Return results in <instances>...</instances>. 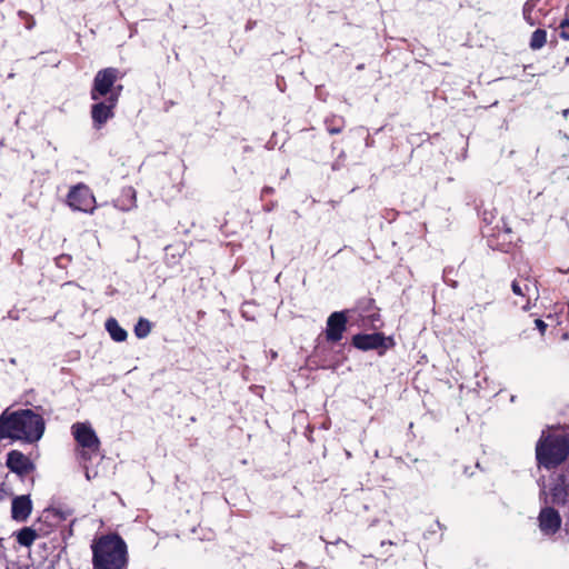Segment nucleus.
Masks as SVG:
<instances>
[{"label":"nucleus","mask_w":569,"mask_h":569,"mask_svg":"<svg viewBox=\"0 0 569 569\" xmlns=\"http://www.w3.org/2000/svg\"><path fill=\"white\" fill-rule=\"evenodd\" d=\"M351 310L345 309L332 312L327 319L325 337L328 342H339L347 330L349 313Z\"/></svg>","instance_id":"10"},{"label":"nucleus","mask_w":569,"mask_h":569,"mask_svg":"<svg viewBox=\"0 0 569 569\" xmlns=\"http://www.w3.org/2000/svg\"><path fill=\"white\" fill-rule=\"evenodd\" d=\"M351 345L361 351L377 350L380 356L395 347L392 337H386L383 332L357 333L351 339Z\"/></svg>","instance_id":"8"},{"label":"nucleus","mask_w":569,"mask_h":569,"mask_svg":"<svg viewBox=\"0 0 569 569\" xmlns=\"http://www.w3.org/2000/svg\"><path fill=\"white\" fill-rule=\"evenodd\" d=\"M71 433L78 445L77 455L80 461L88 462L100 451L101 442L87 422H76L71 427Z\"/></svg>","instance_id":"4"},{"label":"nucleus","mask_w":569,"mask_h":569,"mask_svg":"<svg viewBox=\"0 0 569 569\" xmlns=\"http://www.w3.org/2000/svg\"><path fill=\"white\" fill-rule=\"evenodd\" d=\"M151 331V323L149 320L141 318L134 326V335L137 338H146Z\"/></svg>","instance_id":"20"},{"label":"nucleus","mask_w":569,"mask_h":569,"mask_svg":"<svg viewBox=\"0 0 569 569\" xmlns=\"http://www.w3.org/2000/svg\"><path fill=\"white\" fill-rule=\"evenodd\" d=\"M67 204L74 211L93 213L96 197L87 184L80 182L70 188L67 194Z\"/></svg>","instance_id":"9"},{"label":"nucleus","mask_w":569,"mask_h":569,"mask_svg":"<svg viewBox=\"0 0 569 569\" xmlns=\"http://www.w3.org/2000/svg\"><path fill=\"white\" fill-rule=\"evenodd\" d=\"M274 189L272 187H263L261 190V199H264L267 196L272 194Z\"/></svg>","instance_id":"26"},{"label":"nucleus","mask_w":569,"mask_h":569,"mask_svg":"<svg viewBox=\"0 0 569 569\" xmlns=\"http://www.w3.org/2000/svg\"><path fill=\"white\" fill-rule=\"evenodd\" d=\"M569 457V436L542 431L536 443V460L539 467L552 470L567 461Z\"/></svg>","instance_id":"3"},{"label":"nucleus","mask_w":569,"mask_h":569,"mask_svg":"<svg viewBox=\"0 0 569 569\" xmlns=\"http://www.w3.org/2000/svg\"><path fill=\"white\" fill-rule=\"evenodd\" d=\"M351 312H358L362 318L370 322L379 321V308L376 306V300L371 297H362L357 302Z\"/></svg>","instance_id":"14"},{"label":"nucleus","mask_w":569,"mask_h":569,"mask_svg":"<svg viewBox=\"0 0 569 569\" xmlns=\"http://www.w3.org/2000/svg\"><path fill=\"white\" fill-rule=\"evenodd\" d=\"M547 43V31L545 29H536L530 38L529 47L532 50H539Z\"/></svg>","instance_id":"19"},{"label":"nucleus","mask_w":569,"mask_h":569,"mask_svg":"<svg viewBox=\"0 0 569 569\" xmlns=\"http://www.w3.org/2000/svg\"><path fill=\"white\" fill-rule=\"evenodd\" d=\"M520 241L519 236L512 228L502 219L501 226L497 224L487 233V243L493 250L502 252H511Z\"/></svg>","instance_id":"6"},{"label":"nucleus","mask_w":569,"mask_h":569,"mask_svg":"<svg viewBox=\"0 0 569 569\" xmlns=\"http://www.w3.org/2000/svg\"><path fill=\"white\" fill-rule=\"evenodd\" d=\"M533 8H535V3L532 2V0H528L525 2L523 8H522L525 19H527V20L530 19Z\"/></svg>","instance_id":"23"},{"label":"nucleus","mask_w":569,"mask_h":569,"mask_svg":"<svg viewBox=\"0 0 569 569\" xmlns=\"http://www.w3.org/2000/svg\"><path fill=\"white\" fill-rule=\"evenodd\" d=\"M123 192H124L126 196L131 198V204H134V202H136V190L133 188L129 187Z\"/></svg>","instance_id":"25"},{"label":"nucleus","mask_w":569,"mask_h":569,"mask_svg":"<svg viewBox=\"0 0 569 569\" xmlns=\"http://www.w3.org/2000/svg\"><path fill=\"white\" fill-rule=\"evenodd\" d=\"M71 513L72 512L70 510L47 508L38 519V527H42L44 530H50L51 533L54 529L59 528L60 525L71 516Z\"/></svg>","instance_id":"11"},{"label":"nucleus","mask_w":569,"mask_h":569,"mask_svg":"<svg viewBox=\"0 0 569 569\" xmlns=\"http://www.w3.org/2000/svg\"><path fill=\"white\" fill-rule=\"evenodd\" d=\"M124 74L114 67L100 69L93 78L90 98L93 101H98L102 98H107L112 92H117L118 86H116V82L121 80Z\"/></svg>","instance_id":"5"},{"label":"nucleus","mask_w":569,"mask_h":569,"mask_svg":"<svg viewBox=\"0 0 569 569\" xmlns=\"http://www.w3.org/2000/svg\"><path fill=\"white\" fill-rule=\"evenodd\" d=\"M535 325L536 327L539 329V331L541 332V335L545 333L546 329H547V325L543 320L541 319H536L535 320Z\"/></svg>","instance_id":"24"},{"label":"nucleus","mask_w":569,"mask_h":569,"mask_svg":"<svg viewBox=\"0 0 569 569\" xmlns=\"http://www.w3.org/2000/svg\"><path fill=\"white\" fill-rule=\"evenodd\" d=\"M559 29L560 38L566 41H569V18H566L560 22Z\"/></svg>","instance_id":"22"},{"label":"nucleus","mask_w":569,"mask_h":569,"mask_svg":"<svg viewBox=\"0 0 569 569\" xmlns=\"http://www.w3.org/2000/svg\"><path fill=\"white\" fill-rule=\"evenodd\" d=\"M50 535V530H44L42 527L32 528V527H23L17 532V541L20 546L31 547L37 538L46 537Z\"/></svg>","instance_id":"16"},{"label":"nucleus","mask_w":569,"mask_h":569,"mask_svg":"<svg viewBox=\"0 0 569 569\" xmlns=\"http://www.w3.org/2000/svg\"><path fill=\"white\" fill-rule=\"evenodd\" d=\"M32 511V502L29 496H19L12 500L11 516L17 521H24Z\"/></svg>","instance_id":"15"},{"label":"nucleus","mask_w":569,"mask_h":569,"mask_svg":"<svg viewBox=\"0 0 569 569\" xmlns=\"http://www.w3.org/2000/svg\"><path fill=\"white\" fill-rule=\"evenodd\" d=\"M106 329L109 332L112 340L117 342H122L127 339V331L119 325V322L114 318H109L106 321Z\"/></svg>","instance_id":"17"},{"label":"nucleus","mask_w":569,"mask_h":569,"mask_svg":"<svg viewBox=\"0 0 569 569\" xmlns=\"http://www.w3.org/2000/svg\"><path fill=\"white\" fill-rule=\"evenodd\" d=\"M562 338L563 339H569V333H563Z\"/></svg>","instance_id":"28"},{"label":"nucleus","mask_w":569,"mask_h":569,"mask_svg":"<svg viewBox=\"0 0 569 569\" xmlns=\"http://www.w3.org/2000/svg\"><path fill=\"white\" fill-rule=\"evenodd\" d=\"M529 282H530L529 279H525V283H523V286H521L519 281H517V280L512 281V283H511L512 292L516 296L526 297L530 290Z\"/></svg>","instance_id":"21"},{"label":"nucleus","mask_w":569,"mask_h":569,"mask_svg":"<svg viewBox=\"0 0 569 569\" xmlns=\"http://www.w3.org/2000/svg\"><path fill=\"white\" fill-rule=\"evenodd\" d=\"M122 89V84H118L117 92H112L110 96L104 98V100L100 99L91 106L90 114L94 129L100 130L110 119L114 117V109L118 106Z\"/></svg>","instance_id":"7"},{"label":"nucleus","mask_w":569,"mask_h":569,"mask_svg":"<svg viewBox=\"0 0 569 569\" xmlns=\"http://www.w3.org/2000/svg\"><path fill=\"white\" fill-rule=\"evenodd\" d=\"M92 569H128L127 542L117 532L101 535L92 540Z\"/></svg>","instance_id":"2"},{"label":"nucleus","mask_w":569,"mask_h":569,"mask_svg":"<svg viewBox=\"0 0 569 569\" xmlns=\"http://www.w3.org/2000/svg\"><path fill=\"white\" fill-rule=\"evenodd\" d=\"M538 519L540 530L546 535H553L561 527V517L552 507L542 508Z\"/></svg>","instance_id":"13"},{"label":"nucleus","mask_w":569,"mask_h":569,"mask_svg":"<svg viewBox=\"0 0 569 569\" xmlns=\"http://www.w3.org/2000/svg\"><path fill=\"white\" fill-rule=\"evenodd\" d=\"M523 309L525 310H529L530 309V301L528 300L527 303L523 306Z\"/></svg>","instance_id":"27"},{"label":"nucleus","mask_w":569,"mask_h":569,"mask_svg":"<svg viewBox=\"0 0 569 569\" xmlns=\"http://www.w3.org/2000/svg\"><path fill=\"white\" fill-rule=\"evenodd\" d=\"M46 429L44 419L31 409L10 410L0 415V441L10 439L26 443L38 442Z\"/></svg>","instance_id":"1"},{"label":"nucleus","mask_w":569,"mask_h":569,"mask_svg":"<svg viewBox=\"0 0 569 569\" xmlns=\"http://www.w3.org/2000/svg\"><path fill=\"white\" fill-rule=\"evenodd\" d=\"M6 466L18 476H27L34 469L33 462L21 451L11 450L7 453Z\"/></svg>","instance_id":"12"},{"label":"nucleus","mask_w":569,"mask_h":569,"mask_svg":"<svg viewBox=\"0 0 569 569\" xmlns=\"http://www.w3.org/2000/svg\"><path fill=\"white\" fill-rule=\"evenodd\" d=\"M326 129L330 134H338L345 128V119L342 117L332 116L325 121Z\"/></svg>","instance_id":"18"}]
</instances>
